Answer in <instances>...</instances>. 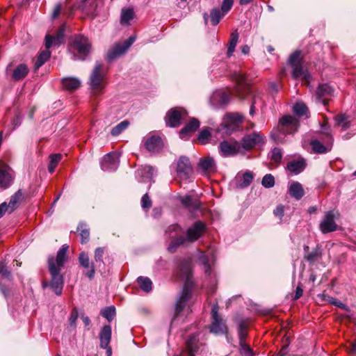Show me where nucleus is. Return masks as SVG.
<instances>
[{"label":"nucleus","instance_id":"nucleus-1","mask_svg":"<svg viewBox=\"0 0 356 356\" xmlns=\"http://www.w3.org/2000/svg\"><path fill=\"white\" fill-rule=\"evenodd\" d=\"M204 231L205 225L201 221H196L193 226L189 227L186 230L185 236L180 235L181 228L179 225L175 224L169 226L166 233L169 234L170 238H174V240L169 244L168 251L174 252L179 246L195 241L203 235Z\"/></svg>","mask_w":356,"mask_h":356},{"label":"nucleus","instance_id":"nucleus-2","mask_svg":"<svg viewBox=\"0 0 356 356\" xmlns=\"http://www.w3.org/2000/svg\"><path fill=\"white\" fill-rule=\"evenodd\" d=\"M177 275L182 280H185V284L182 290L181 294L177 300L175 306V315L172 320V323L175 321L176 318L182 312L187 301L191 296V275L192 273V264L191 259H185L182 261L178 266Z\"/></svg>","mask_w":356,"mask_h":356},{"label":"nucleus","instance_id":"nucleus-3","mask_svg":"<svg viewBox=\"0 0 356 356\" xmlns=\"http://www.w3.org/2000/svg\"><path fill=\"white\" fill-rule=\"evenodd\" d=\"M299 122L291 115H285L280 120L277 126L278 133L273 131L271 137L277 143L283 142V135L293 134L298 131Z\"/></svg>","mask_w":356,"mask_h":356},{"label":"nucleus","instance_id":"nucleus-4","mask_svg":"<svg viewBox=\"0 0 356 356\" xmlns=\"http://www.w3.org/2000/svg\"><path fill=\"white\" fill-rule=\"evenodd\" d=\"M89 86L93 95H99L104 92L106 86V75L102 72V65L97 63L90 76Z\"/></svg>","mask_w":356,"mask_h":356},{"label":"nucleus","instance_id":"nucleus-5","mask_svg":"<svg viewBox=\"0 0 356 356\" xmlns=\"http://www.w3.org/2000/svg\"><path fill=\"white\" fill-rule=\"evenodd\" d=\"M48 264L49 270L51 276L50 287L56 295L59 296L62 293L63 287V278L60 273V269L56 266L53 257L49 259Z\"/></svg>","mask_w":356,"mask_h":356},{"label":"nucleus","instance_id":"nucleus-6","mask_svg":"<svg viewBox=\"0 0 356 356\" xmlns=\"http://www.w3.org/2000/svg\"><path fill=\"white\" fill-rule=\"evenodd\" d=\"M266 143V137L259 132H253L245 135L240 143L243 154L250 151L257 146H262Z\"/></svg>","mask_w":356,"mask_h":356},{"label":"nucleus","instance_id":"nucleus-7","mask_svg":"<svg viewBox=\"0 0 356 356\" xmlns=\"http://www.w3.org/2000/svg\"><path fill=\"white\" fill-rule=\"evenodd\" d=\"M72 47L77 53V59L84 60L90 51L91 43L88 38L79 35L74 38Z\"/></svg>","mask_w":356,"mask_h":356},{"label":"nucleus","instance_id":"nucleus-8","mask_svg":"<svg viewBox=\"0 0 356 356\" xmlns=\"http://www.w3.org/2000/svg\"><path fill=\"white\" fill-rule=\"evenodd\" d=\"M218 148L220 154L223 157L243 154L241 143L236 140H223L219 144Z\"/></svg>","mask_w":356,"mask_h":356},{"label":"nucleus","instance_id":"nucleus-9","mask_svg":"<svg viewBox=\"0 0 356 356\" xmlns=\"http://www.w3.org/2000/svg\"><path fill=\"white\" fill-rule=\"evenodd\" d=\"M243 119V116L238 113H229L226 115L218 130L225 129L226 134H231L240 127Z\"/></svg>","mask_w":356,"mask_h":356},{"label":"nucleus","instance_id":"nucleus-10","mask_svg":"<svg viewBox=\"0 0 356 356\" xmlns=\"http://www.w3.org/2000/svg\"><path fill=\"white\" fill-rule=\"evenodd\" d=\"M339 216V213L334 211H330L325 213L323 219L319 225V228L323 234H327L334 232L337 229V225L335 219Z\"/></svg>","mask_w":356,"mask_h":356},{"label":"nucleus","instance_id":"nucleus-11","mask_svg":"<svg viewBox=\"0 0 356 356\" xmlns=\"http://www.w3.org/2000/svg\"><path fill=\"white\" fill-rule=\"evenodd\" d=\"M135 38L134 36L129 37L123 43H117L113 45L107 53V59L109 61H112L118 57L124 54L126 51L134 43Z\"/></svg>","mask_w":356,"mask_h":356},{"label":"nucleus","instance_id":"nucleus-12","mask_svg":"<svg viewBox=\"0 0 356 356\" xmlns=\"http://www.w3.org/2000/svg\"><path fill=\"white\" fill-rule=\"evenodd\" d=\"M212 323L210 331L214 334H222L227 332V326L218 314V305H213L211 311Z\"/></svg>","mask_w":356,"mask_h":356},{"label":"nucleus","instance_id":"nucleus-13","mask_svg":"<svg viewBox=\"0 0 356 356\" xmlns=\"http://www.w3.org/2000/svg\"><path fill=\"white\" fill-rule=\"evenodd\" d=\"M119 154L111 152L105 155L101 161V168L104 171H115L119 165Z\"/></svg>","mask_w":356,"mask_h":356},{"label":"nucleus","instance_id":"nucleus-14","mask_svg":"<svg viewBox=\"0 0 356 356\" xmlns=\"http://www.w3.org/2000/svg\"><path fill=\"white\" fill-rule=\"evenodd\" d=\"M186 114L184 108H172L170 110L165 116L166 124L171 127H175L179 125L180 120Z\"/></svg>","mask_w":356,"mask_h":356},{"label":"nucleus","instance_id":"nucleus-15","mask_svg":"<svg viewBox=\"0 0 356 356\" xmlns=\"http://www.w3.org/2000/svg\"><path fill=\"white\" fill-rule=\"evenodd\" d=\"M177 172L178 176L181 179H188L193 173V168L189 159L186 156H181L177 163Z\"/></svg>","mask_w":356,"mask_h":356},{"label":"nucleus","instance_id":"nucleus-16","mask_svg":"<svg viewBox=\"0 0 356 356\" xmlns=\"http://www.w3.org/2000/svg\"><path fill=\"white\" fill-rule=\"evenodd\" d=\"M234 80L236 83V92L239 97L244 98L250 92V88L246 82L245 75L241 73H235Z\"/></svg>","mask_w":356,"mask_h":356},{"label":"nucleus","instance_id":"nucleus-17","mask_svg":"<svg viewBox=\"0 0 356 356\" xmlns=\"http://www.w3.org/2000/svg\"><path fill=\"white\" fill-rule=\"evenodd\" d=\"M80 265L86 270L84 275L90 279H92L95 276V266L92 262H90L88 254L81 252L79 257Z\"/></svg>","mask_w":356,"mask_h":356},{"label":"nucleus","instance_id":"nucleus-18","mask_svg":"<svg viewBox=\"0 0 356 356\" xmlns=\"http://www.w3.org/2000/svg\"><path fill=\"white\" fill-rule=\"evenodd\" d=\"M198 168L207 175L213 174L216 172V163L212 157H203L200 159Z\"/></svg>","mask_w":356,"mask_h":356},{"label":"nucleus","instance_id":"nucleus-19","mask_svg":"<svg viewBox=\"0 0 356 356\" xmlns=\"http://www.w3.org/2000/svg\"><path fill=\"white\" fill-rule=\"evenodd\" d=\"M332 92V88L327 84L320 85L316 92V99L317 102L326 106L328 104V97Z\"/></svg>","mask_w":356,"mask_h":356},{"label":"nucleus","instance_id":"nucleus-20","mask_svg":"<svg viewBox=\"0 0 356 356\" xmlns=\"http://www.w3.org/2000/svg\"><path fill=\"white\" fill-rule=\"evenodd\" d=\"M145 146L149 152H156L161 149L163 143L161 137L153 135L146 138Z\"/></svg>","mask_w":356,"mask_h":356},{"label":"nucleus","instance_id":"nucleus-21","mask_svg":"<svg viewBox=\"0 0 356 356\" xmlns=\"http://www.w3.org/2000/svg\"><path fill=\"white\" fill-rule=\"evenodd\" d=\"M13 179V171L9 167L5 166L0 169V187H8L12 184Z\"/></svg>","mask_w":356,"mask_h":356},{"label":"nucleus","instance_id":"nucleus-22","mask_svg":"<svg viewBox=\"0 0 356 356\" xmlns=\"http://www.w3.org/2000/svg\"><path fill=\"white\" fill-rule=\"evenodd\" d=\"M200 127V122L195 119H191L189 122L180 131L179 136L182 139H187L188 136L195 132Z\"/></svg>","mask_w":356,"mask_h":356},{"label":"nucleus","instance_id":"nucleus-23","mask_svg":"<svg viewBox=\"0 0 356 356\" xmlns=\"http://www.w3.org/2000/svg\"><path fill=\"white\" fill-rule=\"evenodd\" d=\"M230 99V95L224 91H216L215 92L211 98V103L213 105L218 104L222 106L229 102Z\"/></svg>","mask_w":356,"mask_h":356},{"label":"nucleus","instance_id":"nucleus-24","mask_svg":"<svg viewBox=\"0 0 356 356\" xmlns=\"http://www.w3.org/2000/svg\"><path fill=\"white\" fill-rule=\"evenodd\" d=\"M111 339V327L109 325H104L99 332L100 347L108 348Z\"/></svg>","mask_w":356,"mask_h":356},{"label":"nucleus","instance_id":"nucleus-25","mask_svg":"<svg viewBox=\"0 0 356 356\" xmlns=\"http://www.w3.org/2000/svg\"><path fill=\"white\" fill-rule=\"evenodd\" d=\"M293 67L292 76L294 79L302 78L306 83H309L311 79L310 74L304 70L302 66V63H299L291 66Z\"/></svg>","mask_w":356,"mask_h":356},{"label":"nucleus","instance_id":"nucleus-26","mask_svg":"<svg viewBox=\"0 0 356 356\" xmlns=\"http://www.w3.org/2000/svg\"><path fill=\"white\" fill-rule=\"evenodd\" d=\"M306 167V163L305 159H299L290 161L287 163L286 168L291 172L298 175L302 172Z\"/></svg>","mask_w":356,"mask_h":356},{"label":"nucleus","instance_id":"nucleus-27","mask_svg":"<svg viewBox=\"0 0 356 356\" xmlns=\"http://www.w3.org/2000/svg\"><path fill=\"white\" fill-rule=\"evenodd\" d=\"M179 201L184 207L191 210H196L200 206L197 197L188 195L180 197Z\"/></svg>","mask_w":356,"mask_h":356},{"label":"nucleus","instance_id":"nucleus-28","mask_svg":"<svg viewBox=\"0 0 356 356\" xmlns=\"http://www.w3.org/2000/svg\"><path fill=\"white\" fill-rule=\"evenodd\" d=\"M29 68L25 64H19L12 72V79L15 81H19L26 76L29 73Z\"/></svg>","mask_w":356,"mask_h":356},{"label":"nucleus","instance_id":"nucleus-29","mask_svg":"<svg viewBox=\"0 0 356 356\" xmlns=\"http://www.w3.org/2000/svg\"><path fill=\"white\" fill-rule=\"evenodd\" d=\"M289 194L297 200H300L304 195V190L302 185L297 182L293 181L289 188Z\"/></svg>","mask_w":356,"mask_h":356},{"label":"nucleus","instance_id":"nucleus-30","mask_svg":"<svg viewBox=\"0 0 356 356\" xmlns=\"http://www.w3.org/2000/svg\"><path fill=\"white\" fill-rule=\"evenodd\" d=\"M134 11L131 8H123L121 11L120 23L122 25H129L134 19Z\"/></svg>","mask_w":356,"mask_h":356},{"label":"nucleus","instance_id":"nucleus-31","mask_svg":"<svg viewBox=\"0 0 356 356\" xmlns=\"http://www.w3.org/2000/svg\"><path fill=\"white\" fill-rule=\"evenodd\" d=\"M63 87L69 90H74L79 88L81 82L76 78H64L62 80Z\"/></svg>","mask_w":356,"mask_h":356},{"label":"nucleus","instance_id":"nucleus-32","mask_svg":"<svg viewBox=\"0 0 356 356\" xmlns=\"http://www.w3.org/2000/svg\"><path fill=\"white\" fill-rule=\"evenodd\" d=\"M213 256L211 254L209 256L203 253H202L199 257V260L201 265L203 267V270L205 274L208 275L211 274L210 261L211 260Z\"/></svg>","mask_w":356,"mask_h":356},{"label":"nucleus","instance_id":"nucleus-33","mask_svg":"<svg viewBox=\"0 0 356 356\" xmlns=\"http://www.w3.org/2000/svg\"><path fill=\"white\" fill-rule=\"evenodd\" d=\"M68 246L63 245L58 252L56 261V266L60 269L63 267L67 257Z\"/></svg>","mask_w":356,"mask_h":356},{"label":"nucleus","instance_id":"nucleus-34","mask_svg":"<svg viewBox=\"0 0 356 356\" xmlns=\"http://www.w3.org/2000/svg\"><path fill=\"white\" fill-rule=\"evenodd\" d=\"M238 40V33L236 31L232 32L230 35V40L228 44V49H227V56L230 57L232 54L234 52L235 47L237 44Z\"/></svg>","mask_w":356,"mask_h":356},{"label":"nucleus","instance_id":"nucleus-35","mask_svg":"<svg viewBox=\"0 0 356 356\" xmlns=\"http://www.w3.org/2000/svg\"><path fill=\"white\" fill-rule=\"evenodd\" d=\"M138 283L143 291L149 292L152 289V282L151 280L147 277L140 276L137 279Z\"/></svg>","mask_w":356,"mask_h":356},{"label":"nucleus","instance_id":"nucleus-36","mask_svg":"<svg viewBox=\"0 0 356 356\" xmlns=\"http://www.w3.org/2000/svg\"><path fill=\"white\" fill-rule=\"evenodd\" d=\"M313 150L316 153H325L330 150L332 145H323L320 141L317 140H312L311 143Z\"/></svg>","mask_w":356,"mask_h":356},{"label":"nucleus","instance_id":"nucleus-37","mask_svg":"<svg viewBox=\"0 0 356 356\" xmlns=\"http://www.w3.org/2000/svg\"><path fill=\"white\" fill-rule=\"evenodd\" d=\"M254 175L252 172L250 171L245 172L243 176L240 177L238 186L240 188H245L248 186L252 181ZM238 179H239V177Z\"/></svg>","mask_w":356,"mask_h":356},{"label":"nucleus","instance_id":"nucleus-38","mask_svg":"<svg viewBox=\"0 0 356 356\" xmlns=\"http://www.w3.org/2000/svg\"><path fill=\"white\" fill-rule=\"evenodd\" d=\"M50 56L51 52L49 50H45L41 52L35 62V70H36L39 69L42 65H43L44 63L50 58Z\"/></svg>","mask_w":356,"mask_h":356},{"label":"nucleus","instance_id":"nucleus-39","mask_svg":"<svg viewBox=\"0 0 356 356\" xmlns=\"http://www.w3.org/2000/svg\"><path fill=\"white\" fill-rule=\"evenodd\" d=\"M49 163L48 165V170L50 173H53L60 161L62 159L60 154H54L49 156Z\"/></svg>","mask_w":356,"mask_h":356},{"label":"nucleus","instance_id":"nucleus-40","mask_svg":"<svg viewBox=\"0 0 356 356\" xmlns=\"http://www.w3.org/2000/svg\"><path fill=\"white\" fill-rule=\"evenodd\" d=\"M22 193L20 191H18L10 197V202L8 204V207L10 209V213L15 209L17 204L22 200Z\"/></svg>","mask_w":356,"mask_h":356},{"label":"nucleus","instance_id":"nucleus-41","mask_svg":"<svg viewBox=\"0 0 356 356\" xmlns=\"http://www.w3.org/2000/svg\"><path fill=\"white\" fill-rule=\"evenodd\" d=\"M63 34L61 31H59L57 38L55 39L52 36L47 35L45 38V47L48 49H49L54 44H59L60 43V40L63 38Z\"/></svg>","mask_w":356,"mask_h":356},{"label":"nucleus","instance_id":"nucleus-42","mask_svg":"<svg viewBox=\"0 0 356 356\" xmlns=\"http://www.w3.org/2000/svg\"><path fill=\"white\" fill-rule=\"evenodd\" d=\"M129 125V122L127 120H124L114 127L111 131V134L113 136H117L124 131Z\"/></svg>","mask_w":356,"mask_h":356},{"label":"nucleus","instance_id":"nucleus-43","mask_svg":"<svg viewBox=\"0 0 356 356\" xmlns=\"http://www.w3.org/2000/svg\"><path fill=\"white\" fill-rule=\"evenodd\" d=\"M225 13L220 12L218 8H214L211 11V22L213 26L217 25Z\"/></svg>","mask_w":356,"mask_h":356},{"label":"nucleus","instance_id":"nucleus-44","mask_svg":"<svg viewBox=\"0 0 356 356\" xmlns=\"http://www.w3.org/2000/svg\"><path fill=\"white\" fill-rule=\"evenodd\" d=\"M336 124L342 130H346L350 127V122L345 115H340L335 118Z\"/></svg>","mask_w":356,"mask_h":356},{"label":"nucleus","instance_id":"nucleus-45","mask_svg":"<svg viewBox=\"0 0 356 356\" xmlns=\"http://www.w3.org/2000/svg\"><path fill=\"white\" fill-rule=\"evenodd\" d=\"M101 314L111 322L115 317V308L113 306L106 307L101 311Z\"/></svg>","mask_w":356,"mask_h":356},{"label":"nucleus","instance_id":"nucleus-46","mask_svg":"<svg viewBox=\"0 0 356 356\" xmlns=\"http://www.w3.org/2000/svg\"><path fill=\"white\" fill-rule=\"evenodd\" d=\"M323 300L327 301L329 303L334 305L339 308L343 309V310L347 311L348 307L345 304H343L342 302L339 300L338 299L331 297L330 296L323 295Z\"/></svg>","mask_w":356,"mask_h":356},{"label":"nucleus","instance_id":"nucleus-47","mask_svg":"<svg viewBox=\"0 0 356 356\" xmlns=\"http://www.w3.org/2000/svg\"><path fill=\"white\" fill-rule=\"evenodd\" d=\"M321 252L319 248H316L314 249L311 252L305 254V259L309 262H314L316 261L321 257Z\"/></svg>","mask_w":356,"mask_h":356},{"label":"nucleus","instance_id":"nucleus-48","mask_svg":"<svg viewBox=\"0 0 356 356\" xmlns=\"http://www.w3.org/2000/svg\"><path fill=\"white\" fill-rule=\"evenodd\" d=\"M294 113L298 116H303L307 114V107L302 102H298L293 106Z\"/></svg>","mask_w":356,"mask_h":356},{"label":"nucleus","instance_id":"nucleus-49","mask_svg":"<svg viewBox=\"0 0 356 356\" xmlns=\"http://www.w3.org/2000/svg\"><path fill=\"white\" fill-rule=\"evenodd\" d=\"M261 184L266 188H272L275 185L274 177L270 174L266 175L262 179Z\"/></svg>","mask_w":356,"mask_h":356},{"label":"nucleus","instance_id":"nucleus-50","mask_svg":"<svg viewBox=\"0 0 356 356\" xmlns=\"http://www.w3.org/2000/svg\"><path fill=\"white\" fill-rule=\"evenodd\" d=\"M211 136L209 128L202 129L198 136V140L202 144H205Z\"/></svg>","mask_w":356,"mask_h":356},{"label":"nucleus","instance_id":"nucleus-51","mask_svg":"<svg viewBox=\"0 0 356 356\" xmlns=\"http://www.w3.org/2000/svg\"><path fill=\"white\" fill-rule=\"evenodd\" d=\"M241 353L243 356H254L250 347L245 341H240Z\"/></svg>","mask_w":356,"mask_h":356},{"label":"nucleus","instance_id":"nucleus-52","mask_svg":"<svg viewBox=\"0 0 356 356\" xmlns=\"http://www.w3.org/2000/svg\"><path fill=\"white\" fill-rule=\"evenodd\" d=\"M300 54L301 52L300 51H296L290 56L289 63L291 66L302 63Z\"/></svg>","mask_w":356,"mask_h":356},{"label":"nucleus","instance_id":"nucleus-53","mask_svg":"<svg viewBox=\"0 0 356 356\" xmlns=\"http://www.w3.org/2000/svg\"><path fill=\"white\" fill-rule=\"evenodd\" d=\"M79 317L78 309L74 307L72 309L70 316L69 317V323L71 327H75L76 325V321Z\"/></svg>","mask_w":356,"mask_h":356},{"label":"nucleus","instance_id":"nucleus-54","mask_svg":"<svg viewBox=\"0 0 356 356\" xmlns=\"http://www.w3.org/2000/svg\"><path fill=\"white\" fill-rule=\"evenodd\" d=\"M238 336L240 341H245L248 336L247 325L244 323H241L238 326Z\"/></svg>","mask_w":356,"mask_h":356},{"label":"nucleus","instance_id":"nucleus-55","mask_svg":"<svg viewBox=\"0 0 356 356\" xmlns=\"http://www.w3.org/2000/svg\"><path fill=\"white\" fill-rule=\"evenodd\" d=\"M282 154L280 148L275 147L272 151L271 160L274 162H280L282 159Z\"/></svg>","mask_w":356,"mask_h":356},{"label":"nucleus","instance_id":"nucleus-56","mask_svg":"<svg viewBox=\"0 0 356 356\" xmlns=\"http://www.w3.org/2000/svg\"><path fill=\"white\" fill-rule=\"evenodd\" d=\"M141 207L144 209H148L152 207V200L147 193H145L141 199Z\"/></svg>","mask_w":356,"mask_h":356},{"label":"nucleus","instance_id":"nucleus-57","mask_svg":"<svg viewBox=\"0 0 356 356\" xmlns=\"http://www.w3.org/2000/svg\"><path fill=\"white\" fill-rule=\"evenodd\" d=\"M78 229L80 231L81 243H86L90 236L89 230L88 229L83 228V225L79 227Z\"/></svg>","mask_w":356,"mask_h":356},{"label":"nucleus","instance_id":"nucleus-58","mask_svg":"<svg viewBox=\"0 0 356 356\" xmlns=\"http://www.w3.org/2000/svg\"><path fill=\"white\" fill-rule=\"evenodd\" d=\"M234 0H223L221 6L222 12L227 13L232 7Z\"/></svg>","mask_w":356,"mask_h":356},{"label":"nucleus","instance_id":"nucleus-59","mask_svg":"<svg viewBox=\"0 0 356 356\" xmlns=\"http://www.w3.org/2000/svg\"><path fill=\"white\" fill-rule=\"evenodd\" d=\"M104 253V248H97L95 250V259L97 263H98V262L102 263L103 262L102 257H103Z\"/></svg>","mask_w":356,"mask_h":356},{"label":"nucleus","instance_id":"nucleus-60","mask_svg":"<svg viewBox=\"0 0 356 356\" xmlns=\"http://www.w3.org/2000/svg\"><path fill=\"white\" fill-rule=\"evenodd\" d=\"M61 9H62L61 3H58L55 6V7H54V10L52 11L51 18L54 19L57 18L59 16L60 13Z\"/></svg>","mask_w":356,"mask_h":356},{"label":"nucleus","instance_id":"nucleus-61","mask_svg":"<svg viewBox=\"0 0 356 356\" xmlns=\"http://www.w3.org/2000/svg\"><path fill=\"white\" fill-rule=\"evenodd\" d=\"M284 207L282 205H278L276 209L274 210V214L275 216L278 217L280 220H282L284 216Z\"/></svg>","mask_w":356,"mask_h":356},{"label":"nucleus","instance_id":"nucleus-62","mask_svg":"<svg viewBox=\"0 0 356 356\" xmlns=\"http://www.w3.org/2000/svg\"><path fill=\"white\" fill-rule=\"evenodd\" d=\"M143 171H144V173L141 172V175L143 176L144 175V174H147V176L149 177V178H151L154 175V168L152 166L147 165V166L144 167Z\"/></svg>","mask_w":356,"mask_h":356},{"label":"nucleus","instance_id":"nucleus-63","mask_svg":"<svg viewBox=\"0 0 356 356\" xmlns=\"http://www.w3.org/2000/svg\"><path fill=\"white\" fill-rule=\"evenodd\" d=\"M6 211L10 212V209L8 207V204L3 202L0 204V218H1Z\"/></svg>","mask_w":356,"mask_h":356},{"label":"nucleus","instance_id":"nucleus-64","mask_svg":"<svg viewBox=\"0 0 356 356\" xmlns=\"http://www.w3.org/2000/svg\"><path fill=\"white\" fill-rule=\"evenodd\" d=\"M0 274L7 278H9L10 276V272L6 269V267L3 266H0Z\"/></svg>","mask_w":356,"mask_h":356}]
</instances>
